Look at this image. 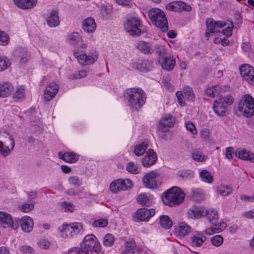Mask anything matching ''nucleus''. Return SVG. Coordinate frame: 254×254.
<instances>
[{
	"mask_svg": "<svg viewBox=\"0 0 254 254\" xmlns=\"http://www.w3.org/2000/svg\"><path fill=\"white\" fill-rule=\"evenodd\" d=\"M188 216L192 219H196L205 216L206 214V210L202 207H194L189 210Z\"/></svg>",
	"mask_w": 254,
	"mask_h": 254,
	"instance_id": "nucleus-26",
	"label": "nucleus"
},
{
	"mask_svg": "<svg viewBox=\"0 0 254 254\" xmlns=\"http://www.w3.org/2000/svg\"><path fill=\"white\" fill-rule=\"evenodd\" d=\"M183 91L187 98L190 100H194V94L192 89L191 87L188 86H185L183 88Z\"/></svg>",
	"mask_w": 254,
	"mask_h": 254,
	"instance_id": "nucleus-46",
	"label": "nucleus"
},
{
	"mask_svg": "<svg viewBox=\"0 0 254 254\" xmlns=\"http://www.w3.org/2000/svg\"><path fill=\"white\" fill-rule=\"evenodd\" d=\"M119 181L120 190H127L132 187V182L128 179H118Z\"/></svg>",
	"mask_w": 254,
	"mask_h": 254,
	"instance_id": "nucleus-41",
	"label": "nucleus"
},
{
	"mask_svg": "<svg viewBox=\"0 0 254 254\" xmlns=\"http://www.w3.org/2000/svg\"><path fill=\"white\" fill-rule=\"evenodd\" d=\"M217 192L221 195L226 196L232 193V189L228 186L221 185L217 188Z\"/></svg>",
	"mask_w": 254,
	"mask_h": 254,
	"instance_id": "nucleus-39",
	"label": "nucleus"
},
{
	"mask_svg": "<svg viewBox=\"0 0 254 254\" xmlns=\"http://www.w3.org/2000/svg\"><path fill=\"white\" fill-rule=\"evenodd\" d=\"M209 221L213 224H215L216 220L218 219V215L216 211L213 209L206 210V215Z\"/></svg>",
	"mask_w": 254,
	"mask_h": 254,
	"instance_id": "nucleus-38",
	"label": "nucleus"
},
{
	"mask_svg": "<svg viewBox=\"0 0 254 254\" xmlns=\"http://www.w3.org/2000/svg\"><path fill=\"white\" fill-rule=\"evenodd\" d=\"M192 158L198 162H203L206 160V156L199 151H194L192 153Z\"/></svg>",
	"mask_w": 254,
	"mask_h": 254,
	"instance_id": "nucleus-47",
	"label": "nucleus"
},
{
	"mask_svg": "<svg viewBox=\"0 0 254 254\" xmlns=\"http://www.w3.org/2000/svg\"><path fill=\"white\" fill-rule=\"evenodd\" d=\"M206 30L205 34L207 40L210 37V33L218 32L219 28H222L225 25L221 21H215L212 18H207L205 21Z\"/></svg>",
	"mask_w": 254,
	"mask_h": 254,
	"instance_id": "nucleus-14",
	"label": "nucleus"
},
{
	"mask_svg": "<svg viewBox=\"0 0 254 254\" xmlns=\"http://www.w3.org/2000/svg\"><path fill=\"white\" fill-rule=\"evenodd\" d=\"M19 224L22 230L25 233H30L34 226L33 220L30 217L25 215L22 217L19 220Z\"/></svg>",
	"mask_w": 254,
	"mask_h": 254,
	"instance_id": "nucleus-17",
	"label": "nucleus"
},
{
	"mask_svg": "<svg viewBox=\"0 0 254 254\" xmlns=\"http://www.w3.org/2000/svg\"><path fill=\"white\" fill-rule=\"evenodd\" d=\"M20 250L23 254H34V250L33 249L28 246H21Z\"/></svg>",
	"mask_w": 254,
	"mask_h": 254,
	"instance_id": "nucleus-56",
	"label": "nucleus"
},
{
	"mask_svg": "<svg viewBox=\"0 0 254 254\" xmlns=\"http://www.w3.org/2000/svg\"><path fill=\"white\" fill-rule=\"evenodd\" d=\"M108 224L107 219H100L94 221L92 223V225L94 227H105Z\"/></svg>",
	"mask_w": 254,
	"mask_h": 254,
	"instance_id": "nucleus-53",
	"label": "nucleus"
},
{
	"mask_svg": "<svg viewBox=\"0 0 254 254\" xmlns=\"http://www.w3.org/2000/svg\"><path fill=\"white\" fill-rule=\"evenodd\" d=\"M61 209L66 212H72L74 210V205L66 201H64L60 203Z\"/></svg>",
	"mask_w": 254,
	"mask_h": 254,
	"instance_id": "nucleus-44",
	"label": "nucleus"
},
{
	"mask_svg": "<svg viewBox=\"0 0 254 254\" xmlns=\"http://www.w3.org/2000/svg\"><path fill=\"white\" fill-rule=\"evenodd\" d=\"M236 156L244 160L249 161L251 162H254L253 154L249 151H247L246 150L237 151L236 152Z\"/></svg>",
	"mask_w": 254,
	"mask_h": 254,
	"instance_id": "nucleus-32",
	"label": "nucleus"
},
{
	"mask_svg": "<svg viewBox=\"0 0 254 254\" xmlns=\"http://www.w3.org/2000/svg\"><path fill=\"white\" fill-rule=\"evenodd\" d=\"M240 74L244 80L254 85V69L248 64H244L240 66Z\"/></svg>",
	"mask_w": 254,
	"mask_h": 254,
	"instance_id": "nucleus-11",
	"label": "nucleus"
},
{
	"mask_svg": "<svg viewBox=\"0 0 254 254\" xmlns=\"http://www.w3.org/2000/svg\"><path fill=\"white\" fill-rule=\"evenodd\" d=\"M211 241L214 246L219 247L222 244L223 238L220 235H217L211 238Z\"/></svg>",
	"mask_w": 254,
	"mask_h": 254,
	"instance_id": "nucleus-51",
	"label": "nucleus"
},
{
	"mask_svg": "<svg viewBox=\"0 0 254 254\" xmlns=\"http://www.w3.org/2000/svg\"><path fill=\"white\" fill-rule=\"evenodd\" d=\"M192 243L195 247H199L206 240V237L201 233H197L192 235L191 237Z\"/></svg>",
	"mask_w": 254,
	"mask_h": 254,
	"instance_id": "nucleus-33",
	"label": "nucleus"
},
{
	"mask_svg": "<svg viewBox=\"0 0 254 254\" xmlns=\"http://www.w3.org/2000/svg\"><path fill=\"white\" fill-rule=\"evenodd\" d=\"M13 85L9 82L0 83V98H4L9 97L13 92Z\"/></svg>",
	"mask_w": 254,
	"mask_h": 254,
	"instance_id": "nucleus-22",
	"label": "nucleus"
},
{
	"mask_svg": "<svg viewBox=\"0 0 254 254\" xmlns=\"http://www.w3.org/2000/svg\"><path fill=\"white\" fill-rule=\"evenodd\" d=\"M226 227V223L223 222L217 224H215L214 227V229L216 231V232H220L224 230Z\"/></svg>",
	"mask_w": 254,
	"mask_h": 254,
	"instance_id": "nucleus-62",
	"label": "nucleus"
},
{
	"mask_svg": "<svg viewBox=\"0 0 254 254\" xmlns=\"http://www.w3.org/2000/svg\"><path fill=\"white\" fill-rule=\"evenodd\" d=\"M185 197L184 192L177 187H174L163 193V202L171 207L175 206L182 203Z\"/></svg>",
	"mask_w": 254,
	"mask_h": 254,
	"instance_id": "nucleus-2",
	"label": "nucleus"
},
{
	"mask_svg": "<svg viewBox=\"0 0 254 254\" xmlns=\"http://www.w3.org/2000/svg\"><path fill=\"white\" fill-rule=\"evenodd\" d=\"M59 91V87L55 83L49 84L44 92V98L46 101L53 99Z\"/></svg>",
	"mask_w": 254,
	"mask_h": 254,
	"instance_id": "nucleus-18",
	"label": "nucleus"
},
{
	"mask_svg": "<svg viewBox=\"0 0 254 254\" xmlns=\"http://www.w3.org/2000/svg\"><path fill=\"white\" fill-rule=\"evenodd\" d=\"M135 47L144 54H151L153 51L151 44L150 43L143 41H138L136 43Z\"/></svg>",
	"mask_w": 254,
	"mask_h": 254,
	"instance_id": "nucleus-27",
	"label": "nucleus"
},
{
	"mask_svg": "<svg viewBox=\"0 0 254 254\" xmlns=\"http://www.w3.org/2000/svg\"><path fill=\"white\" fill-rule=\"evenodd\" d=\"M34 205L32 203H24L20 205L19 206V209H20V210L25 213H28L30 212V211L34 209Z\"/></svg>",
	"mask_w": 254,
	"mask_h": 254,
	"instance_id": "nucleus-54",
	"label": "nucleus"
},
{
	"mask_svg": "<svg viewBox=\"0 0 254 254\" xmlns=\"http://www.w3.org/2000/svg\"><path fill=\"white\" fill-rule=\"evenodd\" d=\"M238 110L246 118L252 117L254 115V98L249 94L244 95L239 102Z\"/></svg>",
	"mask_w": 254,
	"mask_h": 254,
	"instance_id": "nucleus-6",
	"label": "nucleus"
},
{
	"mask_svg": "<svg viewBox=\"0 0 254 254\" xmlns=\"http://www.w3.org/2000/svg\"><path fill=\"white\" fill-rule=\"evenodd\" d=\"M58 156L61 159L69 163H74L78 159V155L72 152L64 153L60 152L58 153Z\"/></svg>",
	"mask_w": 254,
	"mask_h": 254,
	"instance_id": "nucleus-28",
	"label": "nucleus"
},
{
	"mask_svg": "<svg viewBox=\"0 0 254 254\" xmlns=\"http://www.w3.org/2000/svg\"><path fill=\"white\" fill-rule=\"evenodd\" d=\"M120 186L119 184V180H116V181L113 182L110 186V189L111 191L114 193H117V192L121 190H120Z\"/></svg>",
	"mask_w": 254,
	"mask_h": 254,
	"instance_id": "nucleus-55",
	"label": "nucleus"
},
{
	"mask_svg": "<svg viewBox=\"0 0 254 254\" xmlns=\"http://www.w3.org/2000/svg\"><path fill=\"white\" fill-rule=\"evenodd\" d=\"M176 120L175 118L170 114H167L163 116L158 123V129L163 132H167L169 128L173 127Z\"/></svg>",
	"mask_w": 254,
	"mask_h": 254,
	"instance_id": "nucleus-10",
	"label": "nucleus"
},
{
	"mask_svg": "<svg viewBox=\"0 0 254 254\" xmlns=\"http://www.w3.org/2000/svg\"><path fill=\"white\" fill-rule=\"evenodd\" d=\"M14 4L22 9L33 8L37 3V0H14Z\"/></svg>",
	"mask_w": 254,
	"mask_h": 254,
	"instance_id": "nucleus-24",
	"label": "nucleus"
},
{
	"mask_svg": "<svg viewBox=\"0 0 254 254\" xmlns=\"http://www.w3.org/2000/svg\"><path fill=\"white\" fill-rule=\"evenodd\" d=\"M147 147L148 145L145 142H142L134 147V153L137 156H142L144 154Z\"/></svg>",
	"mask_w": 254,
	"mask_h": 254,
	"instance_id": "nucleus-40",
	"label": "nucleus"
},
{
	"mask_svg": "<svg viewBox=\"0 0 254 254\" xmlns=\"http://www.w3.org/2000/svg\"><path fill=\"white\" fill-rule=\"evenodd\" d=\"M160 176L156 171H151L147 173L143 177L142 182L144 187L148 189L157 188L160 184Z\"/></svg>",
	"mask_w": 254,
	"mask_h": 254,
	"instance_id": "nucleus-8",
	"label": "nucleus"
},
{
	"mask_svg": "<svg viewBox=\"0 0 254 254\" xmlns=\"http://www.w3.org/2000/svg\"><path fill=\"white\" fill-rule=\"evenodd\" d=\"M199 176L203 181L207 183H211L213 182V177L205 169L202 170L199 173Z\"/></svg>",
	"mask_w": 254,
	"mask_h": 254,
	"instance_id": "nucleus-42",
	"label": "nucleus"
},
{
	"mask_svg": "<svg viewBox=\"0 0 254 254\" xmlns=\"http://www.w3.org/2000/svg\"><path fill=\"white\" fill-rule=\"evenodd\" d=\"M233 27V24L231 23V26H228L225 29L222 30L223 34L227 36L230 37L232 34V28Z\"/></svg>",
	"mask_w": 254,
	"mask_h": 254,
	"instance_id": "nucleus-64",
	"label": "nucleus"
},
{
	"mask_svg": "<svg viewBox=\"0 0 254 254\" xmlns=\"http://www.w3.org/2000/svg\"><path fill=\"white\" fill-rule=\"evenodd\" d=\"M83 30L87 33H93L96 28V23L92 17L86 18L82 22Z\"/></svg>",
	"mask_w": 254,
	"mask_h": 254,
	"instance_id": "nucleus-21",
	"label": "nucleus"
},
{
	"mask_svg": "<svg viewBox=\"0 0 254 254\" xmlns=\"http://www.w3.org/2000/svg\"><path fill=\"white\" fill-rule=\"evenodd\" d=\"M10 65V63L5 59L0 57V71L7 69Z\"/></svg>",
	"mask_w": 254,
	"mask_h": 254,
	"instance_id": "nucleus-59",
	"label": "nucleus"
},
{
	"mask_svg": "<svg viewBox=\"0 0 254 254\" xmlns=\"http://www.w3.org/2000/svg\"><path fill=\"white\" fill-rule=\"evenodd\" d=\"M126 170L128 172L133 174H137L140 172V170L137 165L133 162H130L127 164Z\"/></svg>",
	"mask_w": 254,
	"mask_h": 254,
	"instance_id": "nucleus-45",
	"label": "nucleus"
},
{
	"mask_svg": "<svg viewBox=\"0 0 254 254\" xmlns=\"http://www.w3.org/2000/svg\"><path fill=\"white\" fill-rule=\"evenodd\" d=\"M233 102L234 98L230 95L220 97L214 101V112L219 116H225L228 107L231 105Z\"/></svg>",
	"mask_w": 254,
	"mask_h": 254,
	"instance_id": "nucleus-7",
	"label": "nucleus"
},
{
	"mask_svg": "<svg viewBox=\"0 0 254 254\" xmlns=\"http://www.w3.org/2000/svg\"><path fill=\"white\" fill-rule=\"evenodd\" d=\"M200 135L202 140L207 141L210 138V131L208 129L204 128L200 131Z\"/></svg>",
	"mask_w": 254,
	"mask_h": 254,
	"instance_id": "nucleus-58",
	"label": "nucleus"
},
{
	"mask_svg": "<svg viewBox=\"0 0 254 254\" xmlns=\"http://www.w3.org/2000/svg\"><path fill=\"white\" fill-rule=\"evenodd\" d=\"M126 31L132 36L139 37L141 34V28L143 26L140 19L133 15L127 16L124 24Z\"/></svg>",
	"mask_w": 254,
	"mask_h": 254,
	"instance_id": "nucleus-5",
	"label": "nucleus"
},
{
	"mask_svg": "<svg viewBox=\"0 0 254 254\" xmlns=\"http://www.w3.org/2000/svg\"><path fill=\"white\" fill-rule=\"evenodd\" d=\"M166 8L169 11L181 12L183 11H190L191 6L182 1H174L168 3Z\"/></svg>",
	"mask_w": 254,
	"mask_h": 254,
	"instance_id": "nucleus-13",
	"label": "nucleus"
},
{
	"mask_svg": "<svg viewBox=\"0 0 254 254\" xmlns=\"http://www.w3.org/2000/svg\"><path fill=\"white\" fill-rule=\"evenodd\" d=\"M160 224L162 228L169 229L172 227L173 222L168 215H163L160 216Z\"/></svg>",
	"mask_w": 254,
	"mask_h": 254,
	"instance_id": "nucleus-36",
	"label": "nucleus"
},
{
	"mask_svg": "<svg viewBox=\"0 0 254 254\" xmlns=\"http://www.w3.org/2000/svg\"><path fill=\"white\" fill-rule=\"evenodd\" d=\"M100 251V244L94 235L85 236L80 244V254H98Z\"/></svg>",
	"mask_w": 254,
	"mask_h": 254,
	"instance_id": "nucleus-3",
	"label": "nucleus"
},
{
	"mask_svg": "<svg viewBox=\"0 0 254 254\" xmlns=\"http://www.w3.org/2000/svg\"><path fill=\"white\" fill-rule=\"evenodd\" d=\"M154 50L159 57L158 59H163V58L167 57L166 51L162 46L156 45L154 46Z\"/></svg>",
	"mask_w": 254,
	"mask_h": 254,
	"instance_id": "nucleus-48",
	"label": "nucleus"
},
{
	"mask_svg": "<svg viewBox=\"0 0 254 254\" xmlns=\"http://www.w3.org/2000/svg\"><path fill=\"white\" fill-rule=\"evenodd\" d=\"M189 196L190 199L195 202H200L204 199V195L199 189H191Z\"/></svg>",
	"mask_w": 254,
	"mask_h": 254,
	"instance_id": "nucleus-31",
	"label": "nucleus"
},
{
	"mask_svg": "<svg viewBox=\"0 0 254 254\" xmlns=\"http://www.w3.org/2000/svg\"><path fill=\"white\" fill-rule=\"evenodd\" d=\"M61 235L63 238L72 237L79 232L78 223H73L70 224H63L58 228Z\"/></svg>",
	"mask_w": 254,
	"mask_h": 254,
	"instance_id": "nucleus-9",
	"label": "nucleus"
},
{
	"mask_svg": "<svg viewBox=\"0 0 254 254\" xmlns=\"http://www.w3.org/2000/svg\"><path fill=\"white\" fill-rule=\"evenodd\" d=\"M176 97H177L178 103L180 106L184 107L185 105V103L183 101V95L181 91H177L176 93Z\"/></svg>",
	"mask_w": 254,
	"mask_h": 254,
	"instance_id": "nucleus-63",
	"label": "nucleus"
},
{
	"mask_svg": "<svg viewBox=\"0 0 254 254\" xmlns=\"http://www.w3.org/2000/svg\"><path fill=\"white\" fill-rule=\"evenodd\" d=\"M124 96L133 111H138L145 104L146 95L140 88H130L125 91Z\"/></svg>",
	"mask_w": 254,
	"mask_h": 254,
	"instance_id": "nucleus-1",
	"label": "nucleus"
},
{
	"mask_svg": "<svg viewBox=\"0 0 254 254\" xmlns=\"http://www.w3.org/2000/svg\"><path fill=\"white\" fill-rule=\"evenodd\" d=\"M115 241L114 236L111 234H106L104 238L103 244L105 246H111Z\"/></svg>",
	"mask_w": 254,
	"mask_h": 254,
	"instance_id": "nucleus-49",
	"label": "nucleus"
},
{
	"mask_svg": "<svg viewBox=\"0 0 254 254\" xmlns=\"http://www.w3.org/2000/svg\"><path fill=\"white\" fill-rule=\"evenodd\" d=\"M157 159L156 153L152 149L150 148L142 158L141 163L143 167L147 168L154 164Z\"/></svg>",
	"mask_w": 254,
	"mask_h": 254,
	"instance_id": "nucleus-16",
	"label": "nucleus"
},
{
	"mask_svg": "<svg viewBox=\"0 0 254 254\" xmlns=\"http://www.w3.org/2000/svg\"><path fill=\"white\" fill-rule=\"evenodd\" d=\"M136 248V244L133 240H129L125 243V250L122 252V254H134Z\"/></svg>",
	"mask_w": 254,
	"mask_h": 254,
	"instance_id": "nucleus-35",
	"label": "nucleus"
},
{
	"mask_svg": "<svg viewBox=\"0 0 254 254\" xmlns=\"http://www.w3.org/2000/svg\"><path fill=\"white\" fill-rule=\"evenodd\" d=\"M136 200L142 206H149L152 203V201L145 193L139 194L136 198Z\"/></svg>",
	"mask_w": 254,
	"mask_h": 254,
	"instance_id": "nucleus-37",
	"label": "nucleus"
},
{
	"mask_svg": "<svg viewBox=\"0 0 254 254\" xmlns=\"http://www.w3.org/2000/svg\"><path fill=\"white\" fill-rule=\"evenodd\" d=\"M97 59V56L95 54L87 55L84 53L81 54L80 52V64L90 65L93 64Z\"/></svg>",
	"mask_w": 254,
	"mask_h": 254,
	"instance_id": "nucleus-29",
	"label": "nucleus"
},
{
	"mask_svg": "<svg viewBox=\"0 0 254 254\" xmlns=\"http://www.w3.org/2000/svg\"><path fill=\"white\" fill-rule=\"evenodd\" d=\"M68 43L72 46H76L79 41V34L74 32L69 35L67 38Z\"/></svg>",
	"mask_w": 254,
	"mask_h": 254,
	"instance_id": "nucleus-43",
	"label": "nucleus"
},
{
	"mask_svg": "<svg viewBox=\"0 0 254 254\" xmlns=\"http://www.w3.org/2000/svg\"><path fill=\"white\" fill-rule=\"evenodd\" d=\"M228 89L227 86H220L219 85L211 86L207 87L204 92L205 94L212 98L220 96Z\"/></svg>",
	"mask_w": 254,
	"mask_h": 254,
	"instance_id": "nucleus-15",
	"label": "nucleus"
},
{
	"mask_svg": "<svg viewBox=\"0 0 254 254\" xmlns=\"http://www.w3.org/2000/svg\"><path fill=\"white\" fill-rule=\"evenodd\" d=\"M8 35L3 31H0V42L1 45H5L8 44Z\"/></svg>",
	"mask_w": 254,
	"mask_h": 254,
	"instance_id": "nucleus-60",
	"label": "nucleus"
},
{
	"mask_svg": "<svg viewBox=\"0 0 254 254\" xmlns=\"http://www.w3.org/2000/svg\"><path fill=\"white\" fill-rule=\"evenodd\" d=\"M30 59V55L24 50L21 52L20 56V62L22 64L25 63Z\"/></svg>",
	"mask_w": 254,
	"mask_h": 254,
	"instance_id": "nucleus-57",
	"label": "nucleus"
},
{
	"mask_svg": "<svg viewBox=\"0 0 254 254\" xmlns=\"http://www.w3.org/2000/svg\"><path fill=\"white\" fill-rule=\"evenodd\" d=\"M177 175L180 180L185 181L192 178L194 172L191 170H182L178 171Z\"/></svg>",
	"mask_w": 254,
	"mask_h": 254,
	"instance_id": "nucleus-34",
	"label": "nucleus"
},
{
	"mask_svg": "<svg viewBox=\"0 0 254 254\" xmlns=\"http://www.w3.org/2000/svg\"><path fill=\"white\" fill-rule=\"evenodd\" d=\"M190 227L185 222H180L175 228V234L180 237H184L190 232Z\"/></svg>",
	"mask_w": 254,
	"mask_h": 254,
	"instance_id": "nucleus-25",
	"label": "nucleus"
},
{
	"mask_svg": "<svg viewBox=\"0 0 254 254\" xmlns=\"http://www.w3.org/2000/svg\"><path fill=\"white\" fill-rule=\"evenodd\" d=\"M148 16L152 24L163 32L168 29V20L163 11L158 8H152L148 11Z\"/></svg>",
	"mask_w": 254,
	"mask_h": 254,
	"instance_id": "nucleus-4",
	"label": "nucleus"
},
{
	"mask_svg": "<svg viewBox=\"0 0 254 254\" xmlns=\"http://www.w3.org/2000/svg\"><path fill=\"white\" fill-rule=\"evenodd\" d=\"M158 61L162 68L167 71L172 70L176 64L175 58L170 56H167L163 59H158Z\"/></svg>",
	"mask_w": 254,
	"mask_h": 254,
	"instance_id": "nucleus-19",
	"label": "nucleus"
},
{
	"mask_svg": "<svg viewBox=\"0 0 254 254\" xmlns=\"http://www.w3.org/2000/svg\"><path fill=\"white\" fill-rule=\"evenodd\" d=\"M186 128L190 131L192 134H196L197 131L195 127L191 122H188L186 124Z\"/></svg>",
	"mask_w": 254,
	"mask_h": 254,
	"instance_id": "nucleus-61",
	"label": "nucleus"
},
{
	"mask_svg": "<svg viewBox=\"0 0 254 254\" xmlns=\"http://www.w3.org/2000/svg\"><path fill=\"white\" fill-rule=\"evenodd\" d=\"M6 143H9L10 146L4 145L2 142L0 141V152L4 157L9 154L14 147V141L11 136L6 138Z\"/></svg>",
	"mask_w": 254,
	"mask_h": 254,
	"instance_id": "nucleus-20",
	"label": "nucleus"
},
{
	"mask_svg": "<svg viewBox=\"0 0 254 254\" xmlns=\"http://www.w3.org/2000/svg\"><path fill=\"white\" fill-rule=\"evenodd\" d=\"M155 213V210L153 209L139 208L135 212L133 219L137 222L148 221L154 215Z\"/></svg>",
	"mask_w": 254,
	"mask_h": 254,
	"instance_id": "nucleus-12",
	"label": "nucleus"
},
{
	"mask_svg": "<svg viewBox=\"0 0 254 254\" xmlns=\"http://www.w3.org/2000/svg\"><path fill=\"white\" fill-rule=\"evenodd\" d=\"M68 182L72 189H77L79 186V180L77 176H72L69 178Z\"/></svg>",
	"mask_w": 254,
	"mask_h": 254,
	"instance_id": "nucleus-52",
	"label": "nucleus"
},
{
	"mask_svg": "<svg viewBox=\"0 0 254 254\" xmlns=\"http://www.w3.org/2000/svg\"><path fill=\"white\" fill-rule=\"evenodd\" d=\"M48 25L50 27H56L60 23L58 12L56 10H53L51 11L50 15L47 19Z\"/></svg>",
	"mask_w": 254,
	"mask_h": 254,
	"instance_id": "nucleus-30",
	"label": "nucleus"
},
{
	"mask_svg": "<svg viewBox=\"0 0 254 254\" xmlns=\"http://www.w3.org/2000/svg\"><path fill=\"white\" fill-rule=\"evenodd\" d=\"M13 223L12 216L9 214L0 211V227L9 228L12 226Z\"/></svg>",
	"mask_w": 254,
	"mask_h": 254,
	"instance_id": "nucleus-23",
	"label": "nucleus"
},
{
	"mask_svg": "<svg viewBox=\"0 0 254 254\" xmlns=\"http://www.w3.org/2000/svg\"><path fill=\"white\" fill-rule=\"evenodd\" d=\"M24 97V88L22 86H20L16 88L15 92L13 94V98L15 100H19Z\"/></svg>",
	"mask_w": 254,
	"mask_h": 254,
	"instance_id": "nucleus-50",
	"label": "nucleus"
}]
</instances>
